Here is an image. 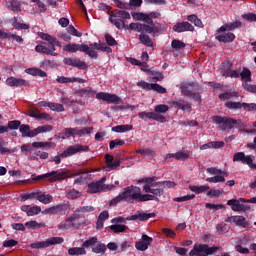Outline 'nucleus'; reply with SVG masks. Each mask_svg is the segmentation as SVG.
<instances>
[{
	"mask_svg": "<svg viewBox=\"0 0 256 256\" xmlns=\"http://www.w3.org/2000/svg\"><path fill=\"white\" fill-rule=\"evenodd\" d=\"M25 227L27 229H44V227H47V225L43 222H37L36 220H31L25 223Z\"/></svg>",
	"mask_w": 256,
	"mask_h": 256,
	"instance_id": "nucleus-34",
	"label": "nucleus"
},
{
	"mask_svg": "<svg viewBox=\"0 0 256 256\" xmlns=\"http://www.w3.org/2000/svg\"><path fill=\"white\" fill-rule=\"evenodd\" d=\"M63 51L66 53H77V51H80L81 53L89 55V57L97 59V51L93 50V48H89L86 44H66L63 46Z\"/></svg>",
	"mask_w": 256,
	"mask_h": 256,
	"instance_id": "nucleus-3",
	"label": "nucleus"
},
{
	"mask_svg": "<svg viewBox=\"0 0 256 256\" xmlns=\"http://www.w3.org/2000/svg\"><path fill=\"white\" fill-rule=\"evenodd\" d=\"M243 88L245 89V91H248L249 93H256V85L244 83Z\"/></svg>",
	"mask_w": 256,
	"mask_h": 256,
	"instance_id": "nucleus-64",
	"label": "nucleus"
},
{
	"mask_svg": "<svg viewBox=\"0 0 256 256\" xmlns=\"http://www.w3.org/2000/svg\"><path fill=\"white\" fill-rule=\"evenodd\" d=\"M63 63L71 67H77V69H87V63L77 58H64Z\"/></svg>",
	"mask_w": 256,
	"mask_h": 256,
	"instance_id": "nucleus-20",
	"label": "nucleus"
},
{
	"mask_svg": "<svg viewBox=\"0 0 256 256\" xmlns=\"http://www.w3.org/2000/svg\"><path fill=\"white\" fill-rule=\"evenodd\" d=\"M140 183H144L143 191L145 193H151L153 197H161L164 193V189H173L176 187L174 181H157V177H149L140 180Z\"/></svg>",
	"mask_w": 256,
	"mask_h": 256,
	"instance_id": "nucleus-2",
	"label": "nucleus"
},
{
	"mask_svg": "<svg viewBox=\"0 0 256 256\" xmlns=\"http://www.w3.org/2000/svg\"><path fill=\"white\" fill-rule=\"evenodd\" d=\"M21 211L26 213L28 217H33L41 213V206L23 205L21 206Z\"/></svg>",
	"mask_w": 256,
	"mask_h": 256,
	"instance_id": "nucleus-23",
	"label": "nucleus"
},
{
	"mask_svg": "<svg viewBox=\"0 0 256 256\" xmlns=\"http://www.w3.org/2000/svg\"><path fill=\"white\" fill-rule=\"evenodd\" d=\"M78 219L79 216L76 214L69 216L65 219V221L58 225V229H60V231H68V229H73V227H77V225H79V223H77Z\"/></svg>",
	"mask_w": 256,
	"mask_h": 256,
	"instance_id": "nucleus-15",
	"label": "nucleus"
},
{
	"mask_svg": "<svg viewBox=\"0 0 256 256\" xmlns=\"http://www.w3.org/2000/svg\"><path fill=\"white\" fill-rule=\"evenodd\" d=\"M98 241H99V239H97V237H91L90 239L83 242L82 247H84V249H89V247H91V249H93V246Z\"/></svg>",
	"mask_w": 256,
	"mask_h": 256,
	"instance_id": "nucleus-44",
	"label": "nucleus"
},
{
	"mask_svg": "<svg viewBox=\"0 0 256 256\" xmlns=\"http://www.w3.org/2000/svg\"><path fill=\"white\" fill-rule=\"evenodd\" d=\"M110 229L113 233H125L127 227L123 224H114L110 226Z\"/></svg>",
	"mask_w": 256,
	"mask_h": 256,
	"instance_id": "nucleus-45",
	"label": "nucleus"
},
{
	"mask_svg": "<svg viewBox=\"0 0 256 256\" xmlns=\"http://www.w3.org/2000/svg\"><path fill=\"white\" fill-rule=\"evenodd\" d=\"M36 199L44 205H49V203L53 201V196H51V194H45L41 191H37Z\"/></svg>",
	"mask_w": 256,
	"mask_h": 256,
	"instance_id": "nucleus-26",
	"label": "nucleus"
},
{
	"mask_svg": "<svg viewBox=\"0 0 256 256\" xmlns=\"http://www.w3.org/2000/svg\"><path fill=\"white\" fill-rule=\"evenodd\" d=\"M41 179H48L51 183L67 179V172L52 171L43 175L36 176L33 181H41Z\"/></svg>",
	"mask_w": 256,
	"mask_h": 256,
	"instance_id": "nucleus-9",
	"label": "nucleus"
},
{
	"mask_svg": "<svg viewBox=\"0 0 256 256\" xmlns=\"http://www.w3.org/2000/svg\"><path fill=\"white\" fill-rule=\"evenodd\" d=\"M172 49H185V43L181 40H173L171 43Z\"/></svg>",
	"mask_w": 256,
	"mask_h": 256,
	"instance_id": "nucleus-61",
	"label": "nucleus"
},
{
	"mask_svg": "<svg viewBox=\"0 0 256 256\" xmlns=\"http://www.w3.org/2000/svg\"><path fill=\"white\" fill-rule=\"evenodd\" d=\"M6 85L8 87H29V81L11 76L6 79Z\"/></svg>",
	"mask_w": 256,
	"mask_h": 256,
	"instance_id": "nucleus-18",
	"label": "nucleus"
},
{
	"mask_svg": "<svg viewBox=\"0 0 256 256\" xmlns=\"http://www.w3.org/2000/svg\"><path fill=\"white\" fill-rule=\"evenodd\" d=\"M219 251V247L212 246L209 247L207 244H194L193 249L189 252V256H207L213 255V253H217Z\"/></svg>",
	"mask_w": 256,
	"mask_h": 256,
	"instance_id": "nucleus-4",
	"label": "nucleus"
},
{
	"mask_svg": "<svg viewBox=\"0 0 256 256\" xmlns=\"http://www.w3.org/2000/svg\"><path fill=\"white\" fill-rule=\"evenodd\" d=\"M68 255H87V250H85V247H72L68 250Z\"/></svg>",
	"mask_w": 256,
	"mask_h": 256,
	"instance_id": "nucleus-35",
	"label": "nucleus"
},
{
	"mask_svg": "<svg viewBox=\"0 0 256 256\" xmlns=\"http://www.w3.org/2000/svg\"><path fill=\"white\" fill-rule=\"evenodd\" d=\"M216 39L221 43H231L232 41L235 40V34L228 32V33L216 36Z\"/></svg>",
	"mask_w": 256,
	"mask_h": 256,
	"instance_id": "nucleus-31",
	"label": "nucleus"
},
{
	"mask_svg": "<svg viewBox=\"0 0 256 256\" xmlns=\"http://www.w3.org/2000/svg\"><path fill=\"white\" fill-rule=\"evenodd\" d=\"M182 93L185 97H191L193 95V84H183Z\"/></svg>",
	"mask_w": 256,
	"mask_h": 256,
	"instance_id": "nucleus-42",
	"label": "nucleus"
},
{
	"mask_svg": "<svg viewBox=\"0 0 256 256\" xmlns=\"http://www.w3.org/2000/svg\"><path fill=\"white\" fill-rule=\"evenodd\" d=\"M225 107L227 109H243V103L227 101L225 102Z\"/></svg>",
	"mask_w": 256,
	"mask_h": 256,
	"instance_id": "nucleus-49",
	"label": "nucleus"
},
{
	"mask_svg": "<svg viewBox=\"0 0 256 256\" xmlns=\"http://www.w3.org/2000/svg\"><path fill=\"white\" fill-rule=\"evenodd\" d=\"M155 199L156 197L151 194H142L141 188L137 186H128L112 199L109 205L113 207L117 203H121V201H126V203H135V201L143 203L145 201H155Z\"/></svg>",
	"mask_w": 256,
	"mask_h": 256,
	"instance_id": "nucleus-1",
	"label": "nucleus"
},
{
	"mask_svg": "<svg viewBox=\"0 0 256 256\" xmlns=\"http://www.w3.org/2000/svg\"><path fill=\"white\" fill-rule=\"evenodd\" d=\"M19 131H20L22 137H29L30 132H31V127L27 124H22L19 127Z\"/></svg>",
	"mask_w": 256,
	"mask_h": 256,
	"instance_id": "nucleus-48",
	"label": "nucleus"
},
{
	"mask_svg": "<svg viewBox=\"0 0 256 256\" xmlns=\"http://www.w3.org/2000/svg\"><path fill=\"white\" fill-rule=\"evenodd\" d=\"M151 217H155V214L138 213V221H147L148 219H151Z\"/></svg>",
	"mask_w": 256,
	"mask_h": 256,
	"instance_id": "nucleus-62",
	"label": "nucleus"
},
{
	"mask_svg": "<svg viewBox=\"0 0 256 256\" xmlns=\"http://www.w3.org/2000/svg\"><path fill=\"white\" fill-rule=\"evenodd\" d=\"M139 39L143 45H146V47H153V40H151V37L148 35L141 34Z\"/></svg>",
	"mask_w": 256,
	"mask_h": 256,
	"instance_id": "nucleus-43",
	"label": "nucleus"
},
{
	"mask_svg": "<svg viewBox=\"0 0 256 256\" xmlns=\"http://www.w3.org/2000/svg\"><path fill=\"white\" fill-rule=\"evenodd\" d=\"M123 19H131V14L125 10H117L113 12L109 17L110 23L115 25L117 29H123L125 27V22Z\"/></svg>",
	"mask_w": 256,
	"mask_h": 256,
	"instance_id": "nucleus-5",
	"label": "nucleus"
},
{
	"mask_svg": "<svg viewBox=\"0 0 256 256\" xmlns=\"http://www.w3.org/2000/svg\"><path fill=\"white\" fill-rule=\"evenodd\" d=\"M106 252L107 246L100 241H98L92 248V253H96L97 255H105Z\"/></svg>",
	"mask_w": 256,
	"mask_h": 256,
	"instance_id": "nucleus-29",
	"label": "nucleus"
},
{
	"mask_svg": "<svg viewBox=\"0 0 256 256\" xmlns=\"http://www.w3.org/2000/svg\"><path fill=\"white\" fill-rule=\"evenodd\" d=\"M93 131V128L89 127V128H66L65 129V135H67L68 137H75V135H77L78 137H83V135H89V133H91Z\"/></svg>",
	"mask_w": 256,
	"mask_h": 256,
	"instance_id": "nucleus-17",
	"label": "nucleus"
},
{
	"mask_svg": "<svg viewBox=\"0 0 256 256\" xmlns=\"http://www.w3.org/2000/svg\"><path fill=\"white\" fill-rule=\"evenodd\" d=\"M83 193L79 192L78 190L71 189L66 191V197L67 199H79V197H82Z\"/></svg>",
	"mask_w": 256,
	"mask_h": 256,
	"instance_id": "nucleus-41",
	"label": "nucleus"
},
{
	"mask_svg": "<svg viewBox=\"0 0 256 256\" xmlns=\"http://www.w3.org/2000/svg\"><path fill=\"white\" fill-rule=\"evenodd\" d=\"M137 87H140V89H144V91H156V93L165 94L167 93V89H165L163 86L154 83L150 84L146 81H139L137 82Z\"/></svg>",
	"mask_w": 256,
	"mask_h": 256,
	"instance_id": "nucleus-14",
	"label": "nucleus"
},
{
	"mask_svg": "<svg viewBox=\"0 0 256 256\" xmlns=\"http://www.w3.org/2000/svg\"><path fill=\"white\" fill-rule=\"evenodd\" d=\"M154 111L155 113H167V111H169V106L165 104H160L154 108Z\"/></svg>",
	"mask_w": 256,
	"mask_h": 256,
	"instance_id": "nucleus-60",
	"label": "nucleus"
},
{
	"mask_svg": "<svg viewBox=\"0 0 256 256\" xmlns=\"http://www.w3.org/2000/svg\"><path fill=\"white\" fill-rule=\"evenodd\" d=\"M207 173L209 175H214L213 177H209L206 179L208 183H225V177H229V173L222 171L221 169L210 167L207 168Z\"/></svg>",
	"mask_w": 256,
	"mask_h": 256,
	"instance_id": "nucleus-7",
	"label": "nucleus"
},
{
	"mask_svg": "<svg viewBox=\"0 0 256 256\" xmlns=\"http://www.w3.org/2000/svg\"><path fill=\"white\" fill-rule=\"evenodd\" d=\"M106 177H102L99 181L88 184L87 193H101V191L109 190V186L105 185Z\"/></svg>",
	"mask_w": 256,
	"mask_h": 256,
	"instance_id": "nucleus-13",
	"label": "nucleus"
},
{
	"mask_svg": "<svg viewBox=\"0 0 256 256\" xmlns=\"http://www.w3.org/2000/svg\"><path fill=\"white\" fill-rule=\"evenodd\" d=\"M96 99L98 101H104L105 103L111 104L113 103L114 105H119L123 103V100L116 94H111L107 92H98L96 93Z\"/></svg>",
	"mask_w": 256,
	"mask_h": 256,
	"instance_id": "nucleus-11",
	"label": "nucleus"
},
{
	"mask_svg": "<svg viewBox=\"0 0 256 256\" xmlns=\"http://www.w3.org/2000/svg\"><path fill=\"white\" fill-rule=\"evenodd\" d=\"M49 131H53V126L51 125H44V126H39L33 130H30V134L28 137H37V135L41 134V133H47Z\"/></svg>",
	"mask_w": 256,
	"mask_h": 256,
	"instance_id": "nucleus-25",
	"label": "nucleus"
},
{
	"mask_svg": "<svg viewBox=\"0 0 256 256\" xmlns=\"http://www.w3.org/2000/svg\"><path fill=\"white\" fill-rule=\"evenodd\" d=\"M151 243H153V238L147 234H142L141 239L135 243V247L137 251H147Z\"/></svg>",
	"mask_w": 256,
	"mask_h": 256,
	"instance_id": "nucleus-16",
	"label": "nucleus"
},
{
	"mask_svg": "<svg viewBox=\"0 0 256 256\" xmlns=\"http://www.w3.org/2000/svg\"><path fill=\"white\" fill-rule=\"evenodd\" d=\"M227 205L231 206L232 211H243V204H241V198L228 200Z\"/></svg>",
	"mask_w": 256,
	"mask_h": 256,
	"instance_id": "nucleus-28",
	"label": "nucleus"
},
{
	"mask_svg": "<svg viewBox=\"0 0 256 256\" xmlns=\"http://www.w3.org/2000/svg\"><path fill=\"white\" fill-rule=\"evenodd\" d=\"M21 152L24 153V155H29V153L33 152V144H23L21 146Z\"/></svg>",
	"mask_w": 256,
	"mask_h": 256,
	"instance_id": "nucleus-59",
	"label": "nucleus"
},
{
	"mask_svg": "<svg viewBox=\"0 0 256 256\" xmlns=\"http://www.w3.org/2000/svg\"><path fill=\"white\" fill-rule=\"evenodd\" d=\"M8 9L10 11H21V4L18 1H11L8 3Z\"/></svg>",
	"mask_w": 256,
	"mask_h": 256,
	"instance_id": "nucleus-56",
	"label": "nucleus"
},
{
	"mask_svg": "<svg viewBox=\"0 0 256 256\" xmlns=\"http://www.w3.org/2000/svg\"><path fill=\"white\" fill-rule=\"evenodd\" d=\"M12 27H14V29H29V25L20 23L16 18H14V21L12 22Z\"/></svg>",
	"mask_w": 256,
	"mask_h": 256,
	"instance_id": "nucleus-57",
	"label": "nucleus"
},
{
	"mask_svg": "<svg viewBox=\"0 0 256 256\" xmlns=\"http://www.w3.org/2000/svg\"><path fill=\"white\" fill-rule=\"evenodd\" d=\"M49 109H51V111H57V113H61V112L65 111V107H63L62 104L52 103V102H50Z\"/></svg>",
	"mask_w": 256,
	"mask_h": 256,
	"instance_id": "nucleus-53",
	"label": "nucleus"
},
{
	"mask_svg": "<svg viewBox=\"0 0 256 256\" xmlns=\"http://www.w3.org/2000/svg\"><path fill=\"white\" fill-rule=\"evenodd\" d=\"M234 97H237V92H226L219 95V99H221V101L234 99Z\"/></svg>",
	"mask_w": 256,
	"mask_h": 256,
	"instance_id": "nucleus-52",
	"label": "nucleus"
},
{
	"mask_svg": "<svg viewBox=\"0 0 256 256\" xmlns=\"http://www.w3.org/2000/svg\"><path fill=\"white\" fill-rule=\"evenodd\" d=\"M38 36L40 37V39H43V41H47L51 47H54V49H55V46L61 47V42H59V40H57V38H55L49 34L39 32Z\"/></svg>",
	"mask_w": 256,
	"mask_h": 256,
	"instance_id": "nucleus-24",
	"label": "nucleus"
},
{
	"mask_svg": "<svg viewBox=\"0 0 256 256\" xmlns=\"http://www.w3.org/2000/svg\"><path fill=\"white\" fill-rule=\"evenodd\" d=\"M89 151V146L76 144L74 146H69L66 150L61 153L62 158L72 157V155H77V153H85Z\"/></svg>",
	"mask_w": 256,
	"mask_h": 256,
	"instance_id": "nucleus-12",
	"label": "nucleus"
},
{
	"mask_svg": "<svg viewBox=\"0 0 256 256\" xmlns=\"http://www.w3.org/2000/svg\"><path fill=\"white\" fill-rule=\"evenodd\" d=\"M175 159H177V161H187V159H189V152H185V151L176 152Z\"/></svg>",
	"mask_w": 256,
	"mask_h": 256,
	"instance_id": "nucleus-50",
	"label": "nucleus"
},
{
	"mask_svg": "<svg viewBox=\"0 0 256 256\" xmlns=\"http://www.w3.org/2000/svg\"><path fill=\"white\" fill-rule=\"evenodd\" d=\"M47 240L30 244V249H47Z\"/></svg>",
	"mask_w": 256,
	"mask_h": 256,
	"instance_id": "nucleus-47",
	"label": "nucleus"
},
{
	"mask_svg": "<svg viewBox=\"0 0 256 256\" xmlns=\"http://www.w3.org/2000/svg\"><path fill=\"white\" fill-rule=\"evenodd\" d=\"M240 77L244 83H250L251 81V70L249 68H243L242 72H240Z\"/></svg>",
	"mask_w": 256,
	"mask_h": 256,
	"instance_id": "nucleus-39",
	"label": "nucleus"
},
{
	"mask_svg": "<svg viewBox=\"0 0 256 256\" xmlns=\"http://www.w3.org/2000/svg\"><path fill=\"white\" fill-rule=\"evenodd\" d=\"M133 130V125L131 124H123L112 127V131L114 133H128V131Z\"/></svg>",
	"mask_w": 256,
	"mask_h": 256,
	"instance_id": "nucleus-33",
	"label": "nucleus"
},
{
	"mask_svg": "<svg viewBox=\"0 0 256 256\" xmlns=\"http://www.w3.org/2000/svg\"><path fill=\"white\" fill-rule=\"evenodd\" d=\"M223 195V191L219 189H212L207 192V196L210 197V199H215L217 197H221Z\"/></svg>",
	"mask_w": 256,
	"mask_h": 256,
	"instance_id": "nucleus-51",
	"label": "nucleus"
},
{
	"mask_svg": "<svg viewBox=\"0 0 256 256\" xmlns=\"http://www.w3.org/2000/svg\"><path fill=\"white\" fill-rule=\"evenodd\" d=\"M22 201H29V199H37V192H31L29 194H23L21 196Z\"/></svg>",
	"mask_w": 256,
	"mask_h": 256,
	"instance_id": "nucleus-63",
	"label": "nucleus"
},
{
	"mask_svg": "<svg viewBox=\"0 0 256 256\" xmlns=\"http://www.w3.org/2000/svg\"><path fill=\"white\" fill-rule=\"evenodd\" d=\"M234 223L238 227H247L249 225L243 216H234Z\"/></svg>",
	"mask_w": 256,
	"mask_h": 256,
	"instance_id": "nucleus-46",
	"label": "nucleus"
},
{
	"mask_svg": "<svg viewBox=\"0 0 256 256\" xmlns=\"http://www.w3.org/2000/svg\"><path fill=\"white\" fill-rule=\"evenodd\" d=\"M35 51L37 53H44V55H52L53 57H57V53L55 52V47L46 46L45 44H38L35 47Z\"/></svg>",
	"mask_w": 256,
	"mask_h": 256,
	"instance_id": "nucleus-22",
	"label": "nucleus"
},
{
	"mask_svg": "<svg viewBox=\"0 0 256 256\" xmlns=\"http://www.w3.org/2000/svg\"><path fill=\"white\" fill-rule=\"evenodd\" d=\"M241 27V22H234L232 24H225L224 26L219 28V33H224V31H233V29H237Z\"/></svg>",
	"mask_w": 256,
	"mask_h": 256,
	"instance_id": "nucleus-36",
	"label": "nucleus"
},
{
	"mask_svg": "<svg viewBox=\"0 0 256 256\" xmlns=\"http://www.w3.org/2000/svg\"><path fill=\"white\" fill-rule=\"evenodd\" d=\"M62 210V207L60 205L52 206L50 208H46L42 211L43 215H56V213H59V211Z\"/></svg>",
	"mask_w": 256,
	"mask_h": 256,
	"instance_id": "nucleus-38",
	"label": "nucleus"
},
{
	"mask_svg": "<svg viewBox=\"0 0 256 256\" xmlns=\"http://www.w3.org/2000/svg\"><path fill=\"white\" fill-rule=\"evenodd\" d=\"M57 83H75V81H77V79L75 77L72 78H67L65 76H59L56 79Z\"/></svg>",
	"mask_w": 256,
	"mask_h": 256,
	"instance_id": "nucleus-58",
	"label": "nucleus"
},
{
	"mask_svg": "<svg viewBox=\"0 0 256 256\" xmlns=\"http://www.w3.org/2000/svg\"><path fill=\"white\" fill-rule=\"evenodd\" d=\"M233 161L248 165L252 171H256V163L253 162L255 161L254 155H245V152H237L233 156Z\"/></svg>",
	"mask_w": 256,
	"mask_h": 256,
	"instance_id": "nucleus-8",
	"label": "nucleus"
},
{
	"mask_svg": "<svg viewBox=\"0 0 256 256\" xmlns=\"http://www.w3.org/2000/svg\"><path fill=\"white\" fill-rule=\"evenodd\" d=\"M190 191L193 193H197V195L201 193H205V191H209V185H202V186H193L191 185L189 187Z\"/></svg>",
	"mask_w": 256,
	"mask_h": 256,
	"instance_id": "nucleus-37",
	"label": "nucleus"
},
{
	"mask_svg": "<svg viewBox=\"0 0 256 256\" xmlns=\"http://www.w3.org/2000/svg\"><path fill=\"white\" fill-rule=\"evenodd\" d=\"M176 33H185V31H195V27L189 22H179L173 26Z\"/></svg>",
	"mask_w": 256,
	"mask_h": 256,
	"instance_id": "nucleus-21",
	"label": "nucleus"
},
{
	"mask_svg": "<svg viewBox=\"0 0 256 256\" xmlns=\"http://www.w3.org/2000/svg\"><path fill=\"white\" fill-rule=\"evenodd\" d=\"M125 145V141L121 139H115L110 141L109 147L110 149H116V147H123Z\"/></svg>",
	"mask_w": 256,
	"mask_h": 256,
	"instance_id": "nucleus-54",
	"label": "nucleus"
},
{
	"mask_svg": "<svg viewBox=\"0 0 256 256\" xmlns=\"http://www.w3.org/2000/svg\"><path fill=\"white\" fill-rule=\"evenodd\" d=\"M64 241L63 237H51L46 240V243L48 247H51V245H61Z\"/></svg>",
	"mask_w": 256,
	"mask_h": 256,
	"instance_id": "nucleus-40",
	"label": "nucleus"
},
{
	"mask_svg": "<svg viewBox=\"0 0 256 256\" xmlns=\"http://www.w3.org/2000/svg\"><path fill=\"white\" fill-rule=\"evenodd\" d=\"M120 165H121V160H115V161H112L111 164L106 165L105 170L115 171V169H117V167H120Z\"/></svg>",
	"mask_w": 256,
	"mask_h": 256,
	"instance_id": "nucleus-55",
	"label": "nucleus"
},
{
	"mask_svg": "<svg viewBox=\"0 0 256 256\" xmlns=\"http://www.w3.org/2000/svg\"><path fill=\"white\" fill-rule=\"evenodd\" d=\"M134 21H144V23H153V19H159L161 13L159 12H150L145 14L143 12H134L132 14Z\"/></svg>",
	"mask_w": 256,
	"mask_h": 256,
	"instance_id": "nucleus-10",
	"label": "nucleus"
},
{
	"mask_svg": "<svg viewBox=\"0 0 256 256\" xmlns=\"http://www.w3.org/2000/svg\"><path fill=\"white\" fill-rule=\"evenodd\" d=\"M25 73L28 75H32V77H46L47 72L39 69V68H28L25 70Z\"/></svg>",
	"mask_w": 256,
	"mask_h": 256,
	"instance_id": "nucleus-30",
	"label": "nucleus"
},
{
	"mask_svg": "<svg viewBox=\"0 0 256 256\" xmlns=\"http://www.w3.org/2000/svg\"><path fill=\"white\" fill-rule=\"evenodd\" d=\"M212 121H214L216 125H220L222 131L233 129L235 125H241V120H236L229 117L213 116Z\"/></svg>",
	"mask_w": 256,
	"mask_h": 256,
	"instance_id": "nucleus-6",
	"label": "nucleus"
},
{
	"mask_svg": "<svg viewBox=\"0 0 256 256\" xmlns=\"http://www.w3.org/2000/svg\"><path fill=\"white\" fill-rule=\"evenodd\" d=\"M169 105L172 107H175V109H182V111H191V105L188 103H185L182 100L176 101V102H170Z\"/></svg>",
	"mask_w": 256,
	"mask_h": 256,
	"instance_id": "nucleus-32",
	"label": "nucleus"
},
{
	"mask_svg": "<svg viewBox=\"0 0 256 256\" xmlns=\"http://www.w3.org/2000/svg\"><path fill=\"white\" fill-rule=\"evenodd\" d=\"M141 33H149L155 35L159 33V28L152 23L142 24Z\"/></svg>",
	"mask_w": 256,
	"mask_h": 256,
	"instance_id": "nucleus-27",
	"label": "nucleus"
},
{
	"mask_svg": "<svg viewBox=\"0 0 256 256\" xmlns=\"http://www.w3.org/2000/svg\"><path fill=\"white\" fill-rule=\"evenodd\" d=\"M226 67L227 68H225V64H223L222 71H221L223 77H231L232 79H237V78L241 77L240 71L231 70V63L227 62Z\"/></svg>",
	"mask_w": 256,
	"mask_h": 256,
	"instance_id": "nucleus-19",
	"label": "nucleus"
}]
</instances>
